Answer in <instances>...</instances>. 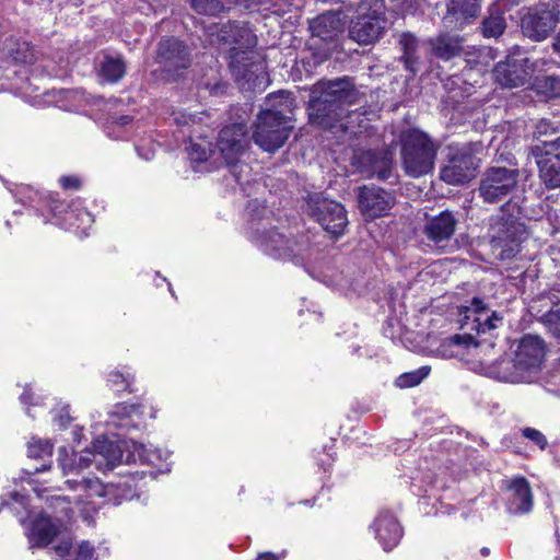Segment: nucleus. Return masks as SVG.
<instances>
[{
  "label": "nucleus",
  "instance_id": "obj_1",
  "mask_svg": "<svg viewBox=\"0 0 560 560\" xmlns=\"http://www.w3.org/2000/svg\"><path fill=\"white\" fill-rule=\"evenodd\" d=\"M124 454L119 445H114V440L107 435L95 439L92 448L74 452L67 447L58 450V466L60 467L65 485L75 492L72 497L74 505L81 517L91 523L102 503L120 504L124 500H131L138 489V480L144 472L135 471L129 477L117 483L103 485L97 478H83L78 480L69 476H78L84 469L95 464L98 470L113 469L122 460Z\"/></svg>",
  "mask_w": 560,
  "mask_h": 560
},
{
  "label": "nucleus",
  "instance_id": "obj_2",
  "mask_svg": "<svg viewBox=\"0 0 560 560\" xmlns=\"http://www.w3.org/2000/svg\"><path fill=\"white\" fill-rule=\"evenodd\" d=\"M48 468L50 465L44 464L42 467H36L34 471H24L27 475V483L37 497L46 500L49 510V512H40L26 528L28 540L35 547H47L58 536L69 534L75 523L77 514H79L72 497L52 494L51 491L55 487L44 486L47 480L43 482L33 478L34 475Z\"/></svg>",
  "mask_w": 560,
  "mask_h": 560
},
{
  "label": "nucleus",
  "instance_id": "obj_3",
  "mask_svg": "<svg viewBox=\"0 0 560 560\" xmlns=\"http://www.w3.org/2000/svg\"><path fill=\"white\" fill-rule=\"evenodd\" d=\"M211 44L223 46L230 51V68L244 90H255L265 82V67L261 61H253L250 50L257 43L252 30L245 24L229 23L211 34Z\"/></svg>",
  "mask_w": 560,
  "mask_h": 560
},
{
  "label": "nucleus",
  "instance_id": "obj_4",
  "mask_svg": "<svg viewBox=\"0 0 560 560\" xmlns=\"http://www.w3.org/2000/svg\"><path fill=\"white\" fill-rule=\"evenodd\" d=\"M268 101L272 108L259 114L253 138L264 151L275 152L284 144L292 130L289 114L293 110L294 100L289 92L280 91Z\"/></svg>",
  "mask_w": 560,
  "mask_h": 560
},
{
  "label": "nucleus",
  "instance_id": "obj_5",
  "mask_svg": "<svg viewBox=\"0 0 560 560\" xmlns=\"http://www.w3.org/2000/svg\"><path fill=\"white\" fill-rule=\"evenodd\" d=\"M352 83L346 79L319 82L312 89L308 117L313 125L334 128L346 116V104L351 102Z\"/></svg>",
  "mask_w": 560,
  "mask_h": 560
},
{
  "label": "nucleus",
  "instance_id": "obj_6",
  "mask_svg": "<svg viewBox=\"0 0 560 560\" xmlns=\"http://www.w3.org/2000/svg\"><path fill=\"white\" fill-rule=\"evenodd\" d=\"M22 189L27 191L26 198L30 202H36L31 207L39 212L45 223L71 230L81 237L88 235L94 220L80 201L69 203L55 198L51 194L38 197V192L31 188L23 187Z\"/></svg>",
  "mask_w": 560,
  "mask_h": 560
},
{
  "label": "nucleus",
  "instance_id": "obj_7",
  "mask_svg": "<svg viewBox=\"0 0 560 560\" xmlns=\"http://www.w3.org/2000/svg\"><path fill=\"white\" fill-rule=\"evenodd\" d=\"M400 155L405 173L419 178L434 168L439 145L424 132L408 129L400 136Z\"/></svg>",
  "mask_w": 560,
  "mask_h": 560
},
{
  "label": "nucleus",
  "instance_id": "obj_8",
  "mask_svg": "<svg viewBox=\"0 0 560 560\" xmlns=\"http://www.w3.org/2000/svg\"><path fill=\"white\" fill-rule=\"evenodd\" d=\"M488 237L493 254L504 260L511 259L520 252L522 242L527 237V231L516 215L505 217L504 207L501 214L491 219Z\"/></svg>",
  "mask_w": 560,
  "mask_h": 560
},
{
  "label": "nucleus",
  "instance_id": "obj_9",
  "mask_svg": "<svg viewBox=\"0 0 560 560\" xmlns=\"http://www.w3.org/2000/svg\"><path fill=\"white\" fill-rule=\"evenodd\" d=\"M385 9L384 0H362L349 26L350 38L361 45L376 42L387 25Z\"/></svg>",
  "mask_w": 560,
  "mask_h": 560
},
{
  "label": "nucleus",
  "instance_id": "obj_10",
  "mask_svg": "<svg viewBox=\"0 0 560 560\" xmlns=\"http://www.w3.org/2000/svg\"><path fill=\"white\" fill-rule=\"evenodd\" d=\"M252 241L266 255L275 259L291 260L295 265L304 264L307 258L308 242L305 237L289 240L285 235L270 230L252 234Z\"/></svg>",
  "mask_w": 560,
  "mask_h": 560
},
{
  "label": "nucleus",
  "instance_id": "obj_11",
  "mask_svg": "<svg viewBox=\"0 0 560 560\" xmlns=\"http://www.w3.org/2000/svg\"><path fill=\"white\" fill-rule=\"evenodd\" d=\"M252 241L266 255L275 259L291 260L295 265L304 264L307 258L308 242L305 237L289 240L285 235L270 230L252 234Z\"/></svg>",
  "mask_w": 560,
  "mask_h": 560
},
{
  "label": "nucleus",
  "instance_id": "obj_12",
  "mask_svg": "<svg viewBox=\"0 0 560 560\" xmlns=\"http://www.w3.org/2000/svg\"><path fill=\"white\" fill-rule=\"evenodd\" d=\"M245 125L238 122L224 127L219 136V155L231 168V173L240 184H243V173H247V164H238L241 156L247 148Z\"/></svg>",
  "mask_w": 560,
  "mask_h": 560
},
{
  "label": "nucleus",
  "instance_id": "obj_13",
  "mask_svg": "<svg viewBox=\"0 0 560 560\" xmlns=\"http://www.w3.org/2000/svg\"><path fill=\"white\" fill-rule=\"evenodd\" d=\"M114 445H119L124 454L120 463L148 464L159 472H168L171 470L172 453L167 448L154 446L153 444H142L133 440H114Z\"/></svg>",
  "mask_w": 560,
  "mask_h": 560
},
{
  "label": "nucleus",
  "instance_id": "obj_14",
  "mask_svg": "<svg viewBox=\"0 0 560 560\" xmlns=\"http://www.w3.org/2000/svg\"><path fill=\"white\" fill-rule=\"evenodd\" d=\"M307 206L311 215L326 232L336 236L343 233L348 219L341 203L315 195L310 197Z\"/></svg>",
  "mask_w": 560,
  "mask_h": 560
},
{
  "label": "nucleus",
  "instance_id": "obj_15",
  "mask_svg": "<svg viewBox=\"0 0 560 560\" xmlns=\"http://www.w3.org/2000/svg\"><path fill=\"white\" fill-rule=\"evenodd\" d=\"M159 408L149 401L132 404H118L109 412L107 425L120 429H140L145 424V419H154Z\"/></svg>",
  "mask_w": 560,
  "mask_h": 560
},
{
  "label": "nucleus",
  "instance_id": "obj_16",
  "mask_svg": "<svg viewBox=\"0 0 560 560\" xmlns=\"http://www.w3.org/2000/svg\"><path fill=\"white\" fill-rule=\"evenodd\" d=\"M517 178V170L491 167L485 173L480 182V196L486 202H498L515 189Z\"/></svg>",
  "mask_w": 560,
  "mask_h": 560
},
{
  "label": "nucleus",
  "instance_id": "obj_17",
  "mask_svg": "<svg viewBox=\"0 0 560 560\" xmlns=\"http://www.w3.org/2000/svg\"><path fill=\"white\" fill-rule=\"evenodd\" d=\"M342 27L343 22L340 13L334 11L326 12L311 22V47L319 46V42L326 43V47L317 57V62L325 60L332 52L336 47L335 39L341 33Z\"/></svg>",
  "mask_w": 560,
  "mask_h": 560
},
{
  "label": "nucleus",
  "instance_id": "obj_18",
  "mask_svg": "<svg viewBox=\"0 0 560 560\" xmlns=\"http://www.w3.org/2000/svg\"><path fill=\"white\" fill-rule=\"evenodd\" d=\"M536 63L517 51L497 63L493 69L494 80L504 88L523 85L535 71Z\"/></svg>",
  "mask_w": 560,
  "mask_h": 560
},
{
  "label": "nucleus",
  "instance_id": "obj_19",
  "mask_svg": "<svg viewBox=\"0 0 560 560\" xmlns=\"http://www.w3.org/2000/svg\"><path fill=\"white\" fill-rule=\"evenodd\" d=\"M539 177L548 188L560 187V138L532 148Z\"/></svg>",
  "mask_w": 560,
  "mask_h": 560
},
{
  "label": "nucleus",
  "instance_id": "obj_20",
  "mask_svg": "<svg viewBox=\"0 0 560 560\" xmlns=\"http://www.w3.org/2000/svg\"><path fill=\"white\" fill-rule=\"evenodd\" d=\"M368 529L385 551H390L396 548L404 537L401 523L397 515L388 509L380 510L370 523Z\"/></svg>",
  "mask_w": 560,
  "mask_h": 560
},
{
  "label": "nucleus",
  "instance_id": "obj_21",
  "mask_svg": "<svg viewBox=\"0 0 560 560\" xmlns=\"http://www.w3.org/2000/svg\"><path fill=\"white\" fill-rule=\"evenodd\" d=\"M462 327L476 331L477 335L486 334L497 329L503 323V315L491 311L480 299H472L469 306L464 307Z\"/></svg>",
  "mask_w": 560,
  "mask_h": 560
},
{
  "label": "nucleus",
  "instance_id": "obj_22",
  "mask_svg": "<svg viewBox=\"0 0 560 560\" xmlns=\"http://www.w3.org/2000/svg\"><path fill=\"white\" fill-rule=\"evenodd\" d=\"M559 13L545 4L529 10L522 19L524 35L538 42L545 39L556 27Z\"/></svg>",
  "mask_w": 560,
  "mask_h": 560
},
{
  "label": "nucleus",
  "instance_id": "obj_23",
  "mask_svg": "<svg viewBox=\"0 0 560 560\" xmlns=\"http://www.w3.org/2000/svg\"><path fill=\"white\" fill-rule=\"evenodd\" d=\"M502 490L509 512L525 514L532 511L533 493L530 485L525 477L516 476L503 480Z\"/></svg>",
  "mask_w": 560,
  "mask_h": 560
},
{
  "label": "nucleus",
  "instance_id": "obj_24",
  "mask_svg": "<svg viewBox=\"0 0 560 560\" xmlns=\"http://www.w3.org/2000/svg\"><path fill=\"white\" fill-rule=\"evenodd\" d=\"M514 357L522 361L526 374L534 382L538 377L540 365L545 357L544 341L537 337L527 335L524 336L514 352Z\"/></svg>",
  "mask_w": 560,
  "mask_h": 560
},
{
  "label": "nucleus",
  "instance_id": "obj_25",
  "mask_svg": "<svg viewBox=\"0 0 560 560\" xmlns=\"http://www.w3.org/2000/svg\"><path fill=\"white\" fill-rule=\"evenodd\" d=\"M395 198L382 188L365 186L359 192V208L366 219L385 215L394 206Z\"/></svg>",
  "mask_w": 560,
  "mask_h": 560
},
{
  "label": "nucleus",
  "instance_id": "obj_26",
  "mask_svg": "<svg viewBox=\"0 0 560 560\" xmlns=\"http://www.w3.org/2000/svg\"><path fill=\"white\" fill-rule=\"evenodd\" d=\"M477 167L475 158L463 149L459 154L450 159L448 164L441 170L440 177L450 185H462L475 176Z\"/></svg>",
  "mask_w": 560,
  "mask_h": 560
},
{
  "label": "nucleus",
  "instance_id": "obj_27",
  "mask_svg": "<svg viewBox=\"0 0 560 560\" xmlns=\"http://www.w3.org/2000/svg\"><path fill=\"white\" fill-rule=\"evenodd\" d=\"M523 368L522 361H518L513 355L511 358H502L493 363H486L485 373L500 382L512 384L532 383L526 374V369L524 370Z\"/></svg>",
  "mask_w": 560,
  "mask_h": 560
},
{
  "label": "nucleus",
  "instance_id": "obj_28",
  "mask_svg": "<svg viewBox=\"0 0 560 560\" xmlns=\"http://www.w3.org/2000/svg\"><path fill=\"white\" fill-rule=\"evenodd\" d=\"M158 62L167 73L185 69L189 65L187 49L178 39H165L160 43Z\"/></svg>",
  "mask_w": 560,
  "mask_h": 560
},
{
  "label": "nucleus",
  "instance_id": "obj_29",
  "mask_svg": "<svg viewBox=\"0 0 560 560\" xmlns=\"http://www.w3.org/2000/svg\"><path fill=\"white\" fill-rule=\"evenodd\" d=\"M457 220L450 211H443L440 214L429 219L424 225L427 238L435 246L443 248L455 233Z\"/></svg>",
  "mask_w": 560,
  "mask_h": 560
},
{
  "label": "nucleus",
  "instance_id": "obj_30",
  "mask_svg": "<svg viewBox=\"0 0 560 560\" xmlns=\"http://www.w3.org/2000/svg\"><path fill=\"white\" fill-rule=\"evenodd\" d=\"M354 164H358L360 172L369 177L377 176L381 179H387L392 170V154L362 152L354 155Z\"/></svg>",
  "mask_w": 560,
  "mask_h": 560
},
{
  "label": "nucleus",
  "instance_id": "obj_31",
  "mask_svg": "<svg viewBox=\"0 0 560 560\" xmlns=\"http://www.w3.org/2000/svg\"><path fill=\"white\" fill-rule=\"evenodd\" d=\"M480 11L478 0H452L447 5L444 23L447 26L462 28L464 24L477 18Z\"/></svg>",
  "mask_w": 560,
  "mask_h": 560
},
{
  "label": "nucleus",
  "instance_id": "obj_32",
  "mask_svg": "<svg viewBox=\"0 0 560 560\" xmlns=\"http://www.w3.org/2000/svg\"><path fill=\"white\" fill-rule=\"evenodd\" d=\"M505 19L501 10V4L494 3L489 9V15L482 22V34L485 37H498L505 30Z\"/></svg>",
  "mask_w": 560,
  "mask_h": 560
},
{
  "label": "nucleus",
  "instance_id": "obj_33",
  "mask_svg": "<svg viewBox=\"0 0 560 560\" xmlns=\"http://www.w3.org/2000/svg\"><path fill=\"white\" fill-rule=\"evenodd\" d=\"M125 72L126 66L120 57L105 56L100 63V74L107 82L119 81Z\"/></svg>",
  "mask_w": 560,
  "mask_h": 560
},
{
  "label": "nucleus",
  "instance_id": "obj_34",
  "mask_svg": "<svg viewBox=\"0 0 560 560\" xmlns=\"http://www.w3.org/2000/svg\"><path fill=\"white\" fill-rule=\"evenodd\" d=\"M54 451V442L50 439L31 436L26 443V454L33 459H50Z\"/></svg>",
  "mask_w": 560,
  "mask_h": 560
},
{
  "label": "nucleus",
  "instance_id": "obj_35",
  "mask_svg": "<svg viewBox=\"0 0 560 560\" xmlns=\"http://www.w3.org/2000/svg\"><path fill=\"white\" fill-rule=\"evenodd\" d=\"M133 382L135 374L128 368L114 369L106 374L107 386L117 393L129 390Z\"/></svg>",
  "mask_w": 560,
  "mask_h": 560
},
{
  "label": "nucleus",
  "instance_id": "obj_36",
  "mask_svg": "<svg viewBox=\"0 0 560 560\" xmlns=\"http://www.w3.org/2000/svg\"><path fill=\"white\" fill-rule=\"evenodd\" d=\"M433 48L438 57L448 60L460 51V39L443 35L435 40Z\"/></svg>",
  "mask_w": 560,
  "mask_h": 560
},
{
  "label": "nucleus",
  "instance_id": "obj_37",
  "mask_svg": "<svg viewBox=\"0 0 560 560\" xmlns=\"http://www.w3.org/2000/svg\"><path fill=\"white\" fill-rule=\"evenodd\" d=\"M187 151L194 168H196L195 164L206 163L214 154L211 150V143L207 140L191 142Z\"/></svg>",
  "mask_w": 560,
  "mask_h": 560
},
{
  "label": "nucleus",
  "instance_id": "obj_38",
  "mask_svg": "<svg viewBox=\"0 0 560 560\" xmlns=\"http://www.w3.org/2000/svg\"><path fill=\"white\" fill-rule=\"evenodd\" d=\"M431 368L429 365H423L417 370L402 373L399 375L395 384L399 388H409L419 385L429 374Z\"/></svg>",
  "mask_w": 560,
  "mask_h": 560
},
{
  "label": "nucleus",
  "instance_id": "obj_39",
  "mask_svg": "<svg viewBox=\"0 0 560 560\" xmlns=\"http://www.w3.org/2000/svg\"><path fill=\"white\" fill-rule=\"evenodd\" d=\"M534 89L538 94L546 98H556L560 96V79L555 77H545L536 79Z\"/></svg>",
  "mask_w": 560,
  "mask_h": 560
},
{
  "label": "nucleus",
  "instance_id": "obj_40",
  "mask_svg": "<svg viewBox=\"0 0 560 560\" xmlns=\"http://www.w3.org/2000/svg\"><path fill=\"white\" fill-rule=\"evenodd\" d=\"M20 401L23 405L25 412L30 417H34L35 415L33 411L35 408L44 405V396L37 394L30 385H26L20 396Z\"/></svg>",
  "mask_w": 560,
  "mask_h": 560
},
{
  "label": "nucleus",
  "instance_id": "obj_41",
  "mask_svg": "<svg viewBox=\"0 0 560 560\" xmlns=\"http://www.w3.org/2000/svg\"><path fill=\"white\" fill-rule=\"evenodd\" d=\"M75 555L78 560H86L89 558H106L109 557L108 548L106 547H97L94 548L89 541L82 540L75 547Z\"/></svg>",
  "mask_w": 560,
  "mask_h": 560
},
{
  "label": "nucleus",
  "instance_id": "obj_42",
  "mask_svg": "<svg viewBox=\"0 0 560 560\" xmlns=\"http://www.w3.org/2000/svg\"><path fill=\"white\" fill-rule=\"evenodd\" d=\"M190 3L201 14L215 15L225 9L219 0H190Z\"/></svg>",
  "mask_w": 560,
  "mask_h": 560
},
{
  "label": "nucleus",
  "instance_id": "obj_43",
  "mask_svg": "<svg viewBox=\"0 0 560 560\" xmlns=\"http://www.w3.org/2000/svg\"><path fill=\"white\" fill-rule=\"evenodd\" d=\"M443 347H474L476 350L481 348L482 346V342L478 339H476L474 336H471L470 334H465V335H455L453 337H451L450 339H446L443 345Z\"/></svg>",
  "mask_w": 560,
  "mask_h": 560
},
{
  "label": "nucleus",
  "instance_id": "obj_44",
  "mask_svg": "<svg viewBox=\"0 0 560 560\" xmlns=\"http://www.w3.org/2000/svg\"><path fill=\"white\" fill-rule=\"evenodd\" d=\"M399 43L404 49L406 67L411 71H415L412 68V55L417 45V39L410 34H402Z\"/></svg>",
  "mask_w": 560,
  "mask_h": 560
},
{
  "label": "nucleus",
  "instance_id": "obj_45",
  "mask_svg": "<svg viewBox=\"0 0 560 560\" xmlns=\"http://www.w3.org/2000/svg\"><path fill=\"white\" fill-rule=\"evenodd\" d=\"M546 323L550 329V331L557 337L560 338V303L555 305L547 314H546Z\"/></svg>",
  "mask_w": 560,
  "mask_h": 560
},
{
  "label": "nucleus",
  "instance_id": "obj_46",
  "mask_svg": "<svg viewBox=\"0 0 560 560\" xmlns=\"http://www.w3.org/2000/svg\"><path fill=\"white\" fill-rule=\"evenodd\" d=\"M130 121L131 118L128 116L117 118L112 122V127H109L112 131H109L108 135L115 139H128L127 130L120 131V129L129 125Z\"/></svg>",
  "mask_w": 560,
  "mask_h": 560
},
{
  "label": "nucleus",
  "instance_id": "obj_47",
  "mask_svg": "<svg viewBox=\"0 0 560 560\" xmlns=\"http://www.w3.org/2000/svg\"><path fill=\"white\" fill-rule=\"evenodd\" d=\"M156 147L151 140H141L136 144V150L141 159L150 161L155 155Z\"/></svg>",
  "mask_w": 560,
  "mask_h": 560
},
{
  "label": "nucleus",
  "instance_id": "obj_48",
  "mask_svg": "<svg viewBox=\"0 0 560 560\" xmlns=\"http://www.w3.org/2000/svg\"><path fill=\"white\" fill-rule=\"evenodd\" d=\"M522 435L535 443L540 450H545L547 439L540 431L534 428H525L522 430Z\"/></svg>",
  "mask_w": 560,
  "mask_h": 560
},
{
  "label": "nucleus",
  "instance_id": "obj_49",
  "mask_svg": "<svg viewBox=\"0 0 560 560\" xmlns=\"http://www.w3.org/2000/svg\"><path fill=\"white\" fill-rule=\"evenodd\" d=\"M15 61L21 63H31L33 61V52L27 43L19 45V49L12 54Z\"/></svg>",
  "mask_w": 560,
  "mask_h": 560
},
{
  "label": "nucleus",
  "instance_id": "obj_50",
  "mask_svg": "<svg viewBox=\"0 0 560 560\" xmlns=\"http://www.w3.org/2000/svg\"><path fill=\"white\" fill-rule=\"evenodd\" d=\"M8 494L10 495V498L12 500L13 509L16 511V513L18 514L20 513L18 506H21L25 511V516H28L30 511H28L25 495L21 494L20 492L15 491V490L8 492Z\"/></svg>",
  "mask_w": 560,
  "mask_h": 560
},
{
  "label": "nucleus",
  "instance_id": "obj_51",
  "mask_svg": "<svg viewBox=\"0 0 560 560\" xmlns=\"http://www.w3.org/2000/svg\"><path fill=\"white\" fill-rule=\"evenodd\" d=\"M71 421L70 412H69V406L63 405L58 413L54 416V422L60 428L65 429L68 427V424Z\"/></svg>",
  "mask_w": 560,
  "mask_h": 560
},
{
  "label": "nucleus",
  "instance_id": "obj_52",
  "mask_svg": "<svg viewBox=\"0 0 560 560\" xmlns=\"http://www.w3.org/2000/svg\"><path fill=\"white\" fill-rule=\"evenodd\" d=\"M557 131V127L553 126L551 121L548 119H540L535 127L534 136L539 138L540 136H545L548 133H552Z\"/></svg>",
  "mask_w": 560,
  "mask_h": 560
},
{
  "label": "nucleus",
  "instance_id": "obj_53",
  "mask_svg": "<svg viewBox=\"0 0 560 560\" xmlns=\"http://www.w3.org/2000/svg\"><path fill=\"white\" fill-rule=\"evenodd\" d=\"M73 548L71 537L62 538L59 544L55 546L56 553L59 557H67L71 555Z\"/></svg>",
  "mask_w": 560,
  "mask_h": 560
},
{
  "label": "nucleus",
  "instance_id": "obj_54",
  "mask_svg": "<svg viewBox=\"0 0 560 560\" xmlns=\"http://www.w3.org/2000/svg\"><path fill=\"white\" fill-rule=\"evenodd\" d=\"M59 183L65 189H78L81 184L77 176H62Z\"/></svg>",
  "mask_w": 560,
  "mask_h": 560
},
{
  "label": "nucleus",
  "instance_id": "obj_55",
  "mask_svg": "<svg viewBox=\"0 0 560 560\" xmlns=\"http://www.w3.org/2000/svg\"><path fill=\"white\" fill-rule=\"evenodd\" d=\"M288 556L289 555H288L287 550H282L279 553H275V552H271V551H266V552H260L257 556L256 560H280V559L287 558Z\"/></svg>",
  "mask_w": 560,
  "mask_h": 560
},
{
  "label": "nucleus",
  "instance_id": "obj_56",
  "mask_svg": "<svg viewBox=\"0 0 560 560\" xmlns=\"http://www.w3.org/2000/svg\"><path fill=\"white\" fill-rule=\"evenodd\" d=\"M324 281L329 284V285H334V287H337L339 288L340 290H343V291H347L349 290L350 288L347 287L346 284V281L343 278H340L338 280H334V279H324Z\"/></svg>",
  "mask_w": 560,
  "mask_h": 560
},
{
  "label": "nucleus",
  "instance_id": "obj_57",
  "mask_svg": "<svg viewBox=\"0 0 560 560\" xmlns=\"http://www.w3.org/2000/svg\"><path fill=\"white\" fill-rule=\"evenodd\" d=\"M207 88L210 90L211 94H221L225 91L226 85L221 82H217L213 85H207Z\"/></svg>",
  "mask_w": 560,
  "mask_h": 560
},
{
  "label": "nucleus",
  "instance_id": "obj_58",
  "mask_svg": "<svg viewBox=\"0 0 560 560\" xmlns=\"http://www.w3.org/2000/svg\"><path fill=\"white\" fill-rule=\"evenodd\" d=\"M421 481L425 487H438V479H433L431 475L424 476Z\"/></svg>",
  "mask_w": 560,
  "mask_h": 560
},
{
  "label": "nucleus",
  "instance_id": "obj_59",
  "mask_svg": "<svg viewBox=\"0 0 560 560\" xmlns=\"http://www.w3.org/2000/svg\"><path fill=\"white\" fill-rule=\"evenodd\" d=\"M553 47L557 51H560V32L558 33V35L555 38Z\"/></svg>",
  "mask_w": 560,
  "mask_h": 560
},
{
  "label": "nucleus",
  "instance_id": "obj_60",
  "mask_svg": "<svg viewBox=\"0 0 560 560\" xmlns=\"http://www.w3.org/2000/svg\"><path fill=\"white\" fill-rule=\"evenodd\" d=\"M479 552H480V556L483 558H487L490 556V549L487 547L481 548Z\"/></svg>",
  "mask_w": 560,
  "mask_h": 560
},
{
  "label": "nucleus",
  "instance_id": "obj_61",
  "mask_svg": "<svg viewBox=\"0 0 560 560\" xmlns=\"http://www.w3.org/2000/svg\"><path fill=\"white\" fill-rule=\"evenodd\" d=\"M236 1L240 2L241 4H244V7L247 9L250 8V3H248V0H236Z\"/></svg>",
  "mask_w": 560,
  "mask_h": 560
},
{
  "label": "nucleus",
  "instance_id": "obj_62",
  "mask_svg": "<svg viewBox=\"0 0 560 560\" xmlns=\"http://www.w3.org/2000/svg\"><path fill=\"white\" fill-rule=\"evenodd\" d=\"M457 354H459V353H458V351L451 350V351L448 352V355H451V357H453V355H457Z\"/></svg>",
  "mask_w": 560,
  "mask_h": 560
},
{
  "label": "nucleus",
  "instance_id": "obj_63",
  "mask_svg": "<svg viewBox=\"0 0 560 560\" xmlns=\"http://www.w3.org/2000/svg\"><path fill=\"white\" fill-rule=\"evenodd\" d=\"M487 347L493 348V343L490 342V343L487 345Z\"/></svg>",
  "mask_w": 560,
  "mask_h": 560
},
{
  "label": "nucleus",
  "instance_id": "obj_64",
  "mask_svg": "<svg viewBox=\"0 0 560 560\" xmlns=\"http://www.w3.org/2000/svg\"><path fill=\"white\" fill-rule=\"evenodd\" d=\"M2 503H3V504H7V503H8V502H7V500H5L4 498H2Z\"/></svg>",
  "mask_w": 560,
  "mask_h": 560
}]
</instances>
